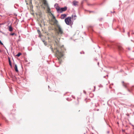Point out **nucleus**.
Segmentation results:
<instances>
[{
	"label": "nucleus",
	"instance_id": "nucleus-17",
	"mask_svg": "<svg viewBox=\"0 0 134 134\" xmlns=\"http://www.w3.org/2000/svg\"><path fill=\"white\" fill-rule=\"evenodd\" d=\"M50 49H51L52 51L53 52V49L52 47V46H50Z\"/></svg>",
	"mask_w": 134,
	"mask_h": 134
},
{
	"label": "nucleus",
	"instance_id": "nucleus-9",
	"mask_svg": "<svg viewBox=\"0 0 134 134\" xmlns=\"http://www.w3.org/2000/svg\"><path fill=\"white\" fill-rule=\"evenodd\" d=\"M122 83L123 85L125 87H126L128 85V83H125L124 82H122Z\"/></svg>",
	"mask_w": 134,
	"mask_h": 134
},
{
	"label": "nucleus",
	"instance_id": "nucleus-2",
	"mask_svg": "<svg viewBox=\"0 0 134 134\" xmlns=\"http://www.w3.org/2000/svg\"><path fill=\"white\" fill-rule=\"evenodd\" d=\"M56 30L57 31L58 34H63V31L62 29L59 25H57Z\"/></svg>",
	"mask_w": 134,
	"mask_h": 134
},
{
	"label": "nucleus",
	"instance_id": "nucleus-18",
	"mask_svg": "<svg viewBox=\"0 0 134 134\" xmlns=\"http://www.w3.org/2000/svg\"><path fill=\"white\" fill-rule=\"evenodd\" d=\"M37 32H38V34H39V35H40V34H41V32H40V30H38Z\"/></svg>",
	"mask_w": 134,
	"mask_h": 134
},
{
	"label": "nucleus",
	"instance_id": "nucleus-21",
	"mask_svg": "<svg viewBox=\"0 0 134 134\" xmlns=\"http://www.w3.org/2000/svg\"><path fill=\"white\" fill-rule=\"evenodd\" d=\"M43 42H44V43L45 45H47V42H46L44 41Z\"/></svg>",
	"mask_w": 134,
	"mask_h": 134
},
{
	"label": "nucleus",
	"instance_id": "nucleus-1",
	"mask_svg": "<svg viewBox=\"0 0 134 134\" xmlns=\"http://www.w3.org/2000/svg\"><path fill=\"white\" fill-rule=\"evenodd\" d=\"M54 44L55 46L54 49L57 50V51L55 53L56 56L57 57L58 59L59 63H60L61 62V60L60 58L63 57V54L62 52L59 51V50H60L59 48L62 49L63 48V46H60L59 42H57L56 41L54 43Z\"/></svg>",
	"mask_w": 134,
	"mask_h": 134
},
{
	"label": "nucleus",
	"instance_id": "nucleus-5",
	"mask_svg": "<svg viewBox=\"0 0 134 134\" xmlns=\"http://www.w3.org/2000/svg\"><path fill=\"white\" fill-rule=\"evenodd\" d=\"M51 14L53 16V18L55 19L54 21V24H56L57 23V21L55 19V17L51 13Z\"/></svg>",
	"mask_w": 134,
	"mask_h": 134
},
{
	"label": "nucleus",
	"instance_id": "nucleus-6",
	"mask_svg": "<svg viewBox=\"0 0 134 134\" xmlns=\"http://www.w3.org/2000/svg\"><path fill=\"white\" fill-rule=\"evenodd\" d=\"M78 2L76 1H74L72 2L73 5L74 6H76L77 5Z\"/></svg>",
	"mask_w": 134,
	"mask_h": 134
},
{
	"label": "nucleus",
	"instance_id": "nucleus-15",
	"mask_svg": "<svg viewBox=\"0 0 134 134\" xmlns=\"http://www.w3.org/2000/svg\"><path fill=\"white\" fill-rule=\"evenodd\" d=\"M47 11L48 13H50L51 14V12L50 9L49 8H48L47 9Z\"/></svg>",
	"mask_w": 134,
	"mask_h": 134
},
{
	"label": "nucleus",
	"instance_id": "nucleus-3",
	"mask_svg": "<svg viewBox=\"0 0 134 134\" xmlns=\"http://www.w3.org/2000/svg\"><path fill=\"white\" fill-rule=\"evenodd\" d=\"M67 8L66 7H65L64 8H60V7H57L56 10L59 13H62L63 12L65 11L66 10Z\"/></svg>",
	"mask_w": 134,
	"mask_h": 134
},
{
	"label": "nucleus",
	"instance_id": "nucleus-4",
	"mask_svg": "<svg viewBox=\"0 0 134 134\" xmlns=\"http://www.w3.org/2000/svg\"><path fill=\"white\" fill-rule=\"evenodd\" d=\"M66 23L68 25H70L71 24V20L70 17H68L65 20Z\"/></svg>",
	"mask_w": 134,
	"mask_h": 134
},
{
	"label": "nucleus",
	"instance_id": "nucleus-12",
	"mask_svg": "<svg viewBox=\"0 0 134 134\" xmlns=\"http://www.w3.org/2000/svg\"><path fill=\"white\" fill-rule=\"evenodd\" d=\"M76 16L75 15H72V19L74 20H75L76 19Z\"/></svg>",
	"mask_w": 134,
	"mask_h": 134
},
{
	"label": "nucleus",
	"instance_id": "nucleus-11",
	"mask_svg": "<svg viewBox=\"0 0 134 134\" xmlns=\"http://www.w3.org/2000/svg\"><path fill=\"white\" fill-rule=\"evenodd\" d=\"M9 30L10 31H13V28L11 26L9 27Z\"/></svg>",
	"mask_w": 134,
	"mask_h": 134
},
{
	"label": "nucleus",
	"instance_id": "nucleus-22",
	"mask_svg": "<svg viewBox=\"0 0 134 134\" xmlns=\"http://www.w3.org/2000/svg\"><path fill=\"white\" fill-rule=\"evenodd\" d=\"M0 44L2 45H3V43H2L1 42V41L0 40Z\"/></svg>",
	"mask_w": 134,
	"mask_h": 134
},
{
	"label": "nucleus",
	"instance_id": "nucleus-8",
	"mask_svg": "<svg viewBox=\"0 0 134 134\" xmlns=\"http://www.w3.org/2000/svg\"><path fill=\"white\" fill-rule=\"evenodd\" d=\"M43 2L44 5L48 6V4L46 0H42Z\"/></svg>",
	"mask_w": 134,
	"mask_h": 134
},
{
	"label": "nucleus",
	"instance_id": "nucleus-10",
	"mask_svg": "<svg viewBox=\"0 0 134 134\" xmlns=\"http://www.w3.org/2000/svg\"><path fill=\"white\" fill-rule=\"evenodd\" d=\"M15 70V71L16 72H18V70L17 67V65L16 64H15V67H14Z\"/></svg>",
	"mask_w": 134,
	"mask_h": 134
},
{
	"label": "nucleus",
	"instance_id": "nucleus-14",
	"mask_svg": "<svg viewBox=\"0 0 134 134\" xmlns=\"http://www.w3.org/2000/svg\"><path fill=\"white\" fill-rule=\"evenodd\" d=\"M21 53H18L16 55L18 57H19L21 55Z\"/></svg>",
	"mask_w": 134,
	"mask_h": 134
},
{
	"label": "nucleus",
	"instance_id": "nucleus-16",
	"mask_svg": "<svg viewBox=\"0 0 134 134\" xmlns=\"http://www.w3.org/2000/svg\"><path fill=\"white\" fill-rule=\"evenodd\" d=\"M9 64L10 66H12V65L11 63V62H10V61L9 59Z\"/></svg>",
	"mask_w": 134,
	"mask_h": 134
},
{
	"label": "nucleus",
	"instance_id": "nucleus-13",
	"mask_svg": "<svg viewBox=\"0 0 134 134\" xmlns=\"http://www.w3.org/2000/svg\"><path fill=\"white\" fill-rule=\"evenodd\" d=\"M54 6L55 7V8L56 9V8H57V7H60L58 6V4H55V5H54Z\"/></svg>",
	"mask_w": 134,
	"mask_h": 134
},
{
	"label": "nucleus",
	"instance_id": "nucleus-20",
	"mask_svg": "<svg viewBox=\"0 0 134 134\" xmlns=\"http://www.w3.org/2000/svg\"><path fill=\"white\" fill-rule=\"evenodd\" d=\"M15 34V33H13L11 34H10V35H12V36H13V35H14Z\"/></svg>",
	"mask_w": 134,
	"mask_h": 134
},
{
	"label": "nucleus",
	"instance_id": "nucleus-23",
	"mask_svg": "<svg viewBox=\"0 0 134 134\" xmlns=\"http://www.w3.org/2000/svg\"><path fill=\"white\" fill-rule=\"evenodd\" d=\"M119 49L121 50V47H118Z\"/></svg>",
	"mask_w": 134,
	"mask_h": 134
},
{
	"label": "nucleus",
	"instance_id": "nucleus-19",
	"mask_svg": "<svg viewBox=\"0 0 134 134\" xmlns=\"http://www.w3.org/2000/svg\"><path fill=\"white\" fill-rule=\"evenodd\" d=\"M31 0H30V1H29V3H26V4H31Z\"/></svg>",
	"mask_w": 134,
	"mask_h": 134
},
{
	"label": "nucleus",
	"instance_id": "nucleus-7",
	"mask_svg": "<svg viewBox=\"0 0 134 134\" xmlns=\"http://www.w3.org/2000/svg\"><path fill=\"white\" fill-rule=\"evenodd\" d=\"M66 15L65 14H62L61 15L60 18L62 19H64L65 17H66Z\"/></svg>",
	"mask_w": 134,
	"mask_h": 134
}]
</instances>
